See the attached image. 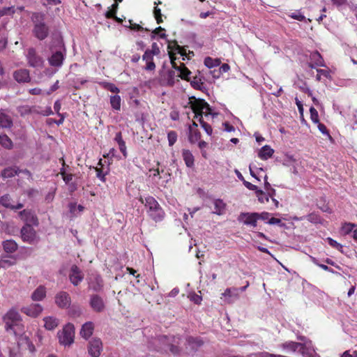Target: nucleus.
Returning <instances> with one entry per match:
<instances>
[{"instance_id":"f257e3e1","label":"nucleus","mask_w":357,"mask_h":357,"mask_svg":"<svg viewBox=\"0 0 357 357\" xmlns=\"http://www.w3.org/2000/svg\"><path fill=\"white\" fill-rule=\"evenodd\" d=\"M190 105L191 108L195 113V117L198 119L205 132L208 135H211L213 130L211 126L203 120V116L208 117L209 116H213L215 115V114L212 113L211 108L209 105L204 100L201 99H194L193 100H190Z\"/></svg>"},{"instance_id":"f03ea898","label":"nucleus","mask_w":357,"mask_h":357,"mask_svg":"<svg viewBox=\"0 0 357 357\" xmlns=\"http://www.w3.org/2000/svg\"><path fill=\"white\" fill-rule=\"evenodd\" d=\"M181 343V339L178 337L165 336L155 338L151 342L153 349L167 352L169 351L172 354L176 355L180 353L178 344Z\"/></svg>"},{"instance_id":"7ed1b4c3","label":"nucleus","mask_w":357,"mask_h":357,"mask_svg":"<svg viewBox=\"0 0 357 357\" xmlns=\"http://www.w3.org/2000/svg\"><path fill=\"white\" fill-rule=\"evenodd\" d=\"M27 349L30 354H33L36 349L29 337L26 335H21L17 344L10 349L9 357H23L22 351Z\"/></svg>"},{"instance_id":"20e7f679","label":"nucleus","mask_w":357,"mask_h":357,"mask_svg":"<svg viewBox=\"0 0 357 357\" xmlns=\"http://www.w3.org/2000/svg\"><path fill=\"white\" fill-rule=\"evenodd\" d=\"M140 202L144 204L145 206L148 208L149 215L155 222H159L163 219L165 213L155 198L151 196L146 197L144 200L140 198Z\"/></svg>"},{"instance_id":"39448f33","label":"nucleus","mask_w":357,"mask_h":357,"mask_svg":"<svg viewBox=\"0 0 357 357\" xmlns=\"http://www.w3.org/2000/svg\"><path fill=\"white\" fill-rule=\"evenodd\" d=\"M173 67L178 71L179 75H176V73L174 70H168L166 77V84L168 86H172L176 80H178V77H180L181 79L189 80V75L191 72L185 66L183 63H181L180 66L176 67L174 61H172Z\"/></svg>"},{"instance_id":"423d86ee","label":"nucleus","mask_w":357,"mask_h":357,"mask_svg":"<svg viewBox=\"0 0 357 357\" xmlns=\"http://www.w3.org/2000/svg\"><path fill=\"white\" fill-rule=\"evenodd\" d=\"M59 342L65 347L70 346L74 342L75 328L72 324H67L57 333Z\"/></svg>"},{"instance_id":"0eeeda50","label":"nucleus","mask_w":357,"mask_h":357,"mask_svg":"<svg viewBox=\"0 0 357 357\" xmlns=\"http://www.w3.org/2000/svg\"><path fill=\"white\" fill-rule=\"evenodd\" d=\"M32 20L35 23L34 33L40 40H43L47 36V28L43 23L44 15L42 13H34L32 15Z\"/></svg>"},{"instance_id":"6e6552de","label":"nucleus","mask_w":357,"mask_h":357,"mask_svg":"<svg viewBox=\"0 0 357 357\" xmlns=\"http://www.w3.org/2000/svg\"><path fill=\"white\" fill-rule=\"evenodd\" d=\"M3 320L6 323V330H13L14 333H16L14 327L17 326L21 321V317L18 312L15 310H10L3 317Z\"/></svg>"},{"instance_id":"1a4fd4ad","label":"nucleus","mask_w":357,"mask_h":357,"mask_svg":"<svg viewBox=\"0 0 357 357\" xmlns=\"http://www.w3.org/2000/svg\"><path fill=\"white\" fill-rule=\"evenodd\" d=\"M21 236L24 241L29 243H34L38 240V237L35 229L30 225H25L22 228Z\"/></svg>"},{"instance_id":"9d476101","label":"nucleus","mask_w":357,"mask_h":357,"mask_svg":"<svg viewBox=\"0 0 357 357\" xmlns=\"http://www.w3.org/2000/svg\"><path fill=\"white\" fill-rule=\"evenodd\" d=\"M54 302L59 308L67 309L71 305V297L66 291H60L55 295Z\"/></svg>"},{"instance_id":"9b49d317","label":"nucleus","mask_w":357,"mask_h":357,"mask_svg":"<svg viewBox=\"0 0 357 357\" xmlns=\"http://www.w3.org/2000/svg\"><path fill=\"white\" fill-rule=\"evenodd\" d=\"M102 351V344L100 339L93 338L89 342L88 351L91 357H99Z\"/></svg>"},{"instance_id":"f8f14e48","label":"nucleus","mask_w":357,"mask_h":357,"mask_svg":"<svg viewBox=\"0 0 357 357\" xmlns=\"http://www.w3.org/2000/svg\"><path fill=\"white\" fill-rule=\"evenodd\" d=\"M26 57L30 66L38 68L43 66V60L40 56L37 55L34 49L29 48L26 54Z\"/></svg>"},{"instance_id":"ddd939ff","label":"nucleus","mask_w":357,"mask_h":357,"mask_svg":"<svg viewBox=\"0 0 357 357\" xmlns=\"http://www.w3.org/2000/svg\"><path fill=\"white\" fill-rule=\"evenodd\" d=\"M43 310L41 305L38 303H32L29 305L24 306L21 308V312L31 317H37Z\"/></svg>"},{"instance_id":"4468645a","label":"nucleus","mask_w":357,"mask_h":357,"mask_svg":"<svg viewBox=\"0 0 357 357\" xmlns=\"http://www.w3.org/2000/svg\"><path fill=\"white\" fill-rule=\"evenodd\" d=\"M69 279L75 286H77L83 280L84 274L76 265L72 266L69 273Z\"/></svg>"},{"instance_id":"2eb2a0df","label":"nucleus","mask_w":357,"mask_h":357,"mask_svg":"<svg viewBox=\"0 0 357 357\" xmlns=\"http://www.w3.org/2000/svg\"><path fill=\"white\" fill-rule=\"evenodd\" d=\"M259 218V214L257 213H242L240 215L239 220L245 225H251L252 227L257 226V221Z\"/></svg>"},{"instance_id":"dca6fc26","label":"nucleus","mask_w":357,"mask_h":357,"mask_svg":"<svg viewBox=\"0 0 357 357\" xmlns=\"http://www.w3.org/2000/svg\"><path fill=\"white\" fill-rule=\"evenodd\" d=\"M19 215L26 225H38V219L31 211L24 210L19 213Z\"/></svg>"},{"instance_id":"f3484780","label":"nucleus","mask_w":357,"mask_h":357,"mask_svg":"<svg viewBox=\"0 0 357 357\" xmlns=\"http://www.w3.org/2000/svg\"><path fill=\"white\" fill-rule=\"evenodd\" d=\"M203 344V341L199 337H189L186 339L185 352L190 353L197 349Z\"/></svg>"},{"instance_id":"a211bd4d","label":"nucleus","mask_w":357,"mask_h":357,"mask_svg":"<svg viewBox=\"0 0 357 357\" xmlns=\"http://www.w3.org/2000/svg\"><path fill=\"white\" fill-rule=\"evenodd\" d=\"M89 287L95 291H98L102 287V280L96 274H91L89 278Z\"/></svg>"},{"instance_id":"6ab92c4d","label":"nucleus","mask_w":357,"mask_h":357,"mask_svg":"<svg viewBox=\"0 0 357 357\" xmlns=\"http://www.w3.org/2000/svg\"><path fill=\"white\" fill-rule=\"evenodd\" d=\"M90 305L93 310L96 312H101L104 310L105 304L102 299L97 296H92L90 300Z\"/></svg>"},{"instance_id":"aec40b11","label":"nucleus","mask_w":357,"mask_h":357,"mask_svg":"<svg viewBox=\"0 0 357 357\" xmlns=\"http://www.w3.org/2000/svg\"><path fill=\"white\" fill-rule=\"evenodd\" d=\"M94 330V325L92 322L89 321L82 325L80 330V335L87 340L93 334Z\"/></svg>"},{"instance_id":"412c9836","label":"nucleus","mask_w":357,"mask_h":357,"mask_svg":"<svg viewBox=\"0 0 357 357\" xmlns=\"http://www.w3.org/2000/svg\"><path fill=\"white\" fill-rule=\"evenodd\" d=\"M282 349L287 353L294 352L296 350H301L303 344L294 342H286L280 346Z\"/></svg>"},{"instance_id":"4be33fe9","label":"nucleus","mask_w":357,"mask_h":357,"mask_svg":"<svg viewBox=\"0 0 357 357\" xmlns=\"http://www.w3.org/2000/svg\"><path fill=\"white\" fill-rule=\"evenodd\" d=\"M274 153V150L268 145L262 146L258 151V157L261 160H266L271 158Z\"/></svg>"},{"instance_id":"5701e85b","label":"nucleus","mask_w":357,"mask_h":357,"mask_svg":"<svg viewBox=\"0 0 357 357\" xmlns=\"http://www.w3.org/2000/svg\"><path fill=\"white\" fill-rule=\"evenodd\" d=\"M46 293V288L43 285H40L32 293L31 299L34 301H40L45 298Z\"/></svg>"},{"instance_id":"b1692460","label":"nucleus","mask_w":357,"mask_h":357,"mask_svg":"<svg viewBox=\"0 0 357 357\" xmlns=\"http://www.w3.org/2000/svg\"><path fill=\"white\" fill-rule=\"evenodd\" d=\"M13 76L17 82H27L30 80L29 73L26 69L15 71Z\"/></svg>"},{"instance_id":"393cba45","label":"nucleus","mask_w":357,"mask_h":357,"mask_svg":"<svg viewBox=\"0 0 357 357\" xmlns=\"http://www.w3.org/2000/svg\"><path fill=\"white\" fill-rule=\"evenodd\" d=\"M0 204L6 208L12 209H20L23 207L22 204H18L16 206L12 204L11 199L8 195H5L0 197Z\"/></svg>"},{"instance_id":"a878e982","label":"nucleus","mask_w":357,"mask_h":357,"mask_svg":"<svg viewBox=\"0 0 357 357\" xmlns=\"http://www.w3.org/2000/svg\"><path fill=\"white\" fill-rule=\"evenodd\" d=\"M44 327L48 331L55 329L59 324V321L54 317H45L43 318Z\"/></svg>"},{"instance_id":"bb28decb","label":"nucleus","mask_w":357,"mask_h":357,"mask_svg":"<svg viewBox=\"0 0 357 357\" xmlns=\"http://www.w3.org/2000/svg\"><path fill=\"white\" fill-rule=\"evenodd\" d=\"M13 126L11 117L0 109V128H10Z\"/></svg>"},{"instance_id":"cd10ccee","label":"nucleus","mask_w":357,"mask_h":357,"mask_svg":"<svg viewBox=\"0 0 357 357\" xmlns=\"http://www.w3.org/2000/svg\"><path fill=\"white\" fill-rule=\"evenodd\" d=\"M64 59V56L61 52H56L49 59L50 64L52 66L60 67Z\"/></svg>"},{"instance_id":"c85d7f7f","label":"nucleus","mask_w":357,"mask_h":357,"mask_svg":"<svg viewBox=\"0 0 357 357\" xmlns=\"http://www.w3.org/2000/svg\"><path fill=\"white\" fill-rule=\"evenodd\" d=\"M2 247L4 252L9 254L15 252L18 248L17 244L13 240H6L3 241Z\"/></svg>"},{"instance_id":"c756f323","label":"nucleus","mask_w":357,"mask_h":357,"mask_svg":"<svg viewBox=\"0 0 357 357\" xmlns=\"http://www.w3.org/2000/svg\"><path fill=\"white\" fill-rule=\"evenodd\" d=\"M214 205V211L213 213L217 215H222L226 208V204L223 202V200L220 199H217L213 201Z\"/></svg>"},{"instance_id":"7c9ffc66","label":"nucleus","mask_w":357,"mask_h":357,"mask_svg":"<svg viewBox=\"0 0 357 357\" xmlns=\"http://www.w3.org/2000/svg\"><path fill=\"white\" fill-rule=\"evenodd\" d=\"M183 159L188 167H192L194 166L195 158L189 150L184 149L182 151Z\"/></svg>"},{"instance_id":"2f4dec72","label":"nucleus","mask_w":357,"mask_h":357,"mask_svg":"<svg viewBox=\"0 0 357 357\" xmlns=\"http://www.w3.org/2000/svg\"><path fill=\"white\" fill-rule=\"evenodd\" d=\"M122 1L123 0H114L115 3L112 5L111 8L105 13L107 18H114L118 9L119 3H121Z\"/></svg>"},{"instance_id":"473e14b6","label":"nucleus","mask_w":357,"mask_h":357,"mask_svg":"<svg viewBox=\"0 0 357 357\" xmlns=\"http://www.w3.org/2000/svg\"><path fill=\"white\" fill-rule=\"evenodd\" d=\"M200 138V133L197 129H194L192 126L189 127V140L192 143H195Z\"/></svg>"},{"instance_id":"72a5a7b5","label":"nucleus","mask_w":357,"mask_h":357,"mask_svg":"<svg viewBox=\"0 0 357 357\" xmlns=\"http://www.w3.org/2000/svg\"><path fill=\"white\" fill-rule=\"evenodd\" d=\"M121 97L118 95L112 96L110 97V104L112 107L116 110H120L121 109Z\"/></svg>"},{"instance_id":"f704fd0d","label":"nucleus","mask_w":357,"mask_h":357,"mask_svg":"<svg viewBox=\"0 0 357 357\" xmlns=\"http://www.w3.org/2000/svg\"><path fill=\"white\" fill-rule=\"evenodd\" d=\"M239 294V289L236 288H228L224 293L222 294L224 297H234L238 298Z\"/></svg>"},{"instance_id":"c9c22d12","label":"nucleus","mask_w":357,"mask_h":357,"mask_svg":"<svg viewBox=\"0 0 357 357\" xmlns=\"http://www.w3.org/2000/svg\"><path fill=\"white\" fill-rule=\"evenodd\" d=\"M356 226L352 223H344L341 228V232L343 235L350 234Z\"/></svg>"},{"instance_id":"e433bc0d","label":"nucleus","mask_w":357,"mask_h":357,"mask_svg":"<svg viewBox=\"0 0 357 357\" xmlns=\"http://www.w3.org/2000/svg\"><path fill=\"white\" fill-rule=\"evenodd\" d=\"M220 61L217 59H212L211 57H206L204 59L205 66L209 68L218 66L220 65Z\"/></svg>"},{"instance_id":"4c0bfd02","label":"nucleus","mask_w":357,"mask_h":357,"mask_svg":"<svg viewBox=\"0 0 357 357\" xmlns=\"http://www.w3.org/2000/svg\"><path fill=\"white\" fill-rule=\"evenodd\" d=\"M69 210L71 213L76 215L77 213L83 211L84 207L82 205H77L75 203H70L69 204Z\"/></svg>"},{"instance_id":"58836bf2","label":"nucleus","mask_w":357,"mask_h":357,"mask_svg":"<svg viewBox=\"0 0 357 357\" xmlns=\"http://www.w3.org/2000/svg\"><path fill=\"white\" fill-rule=\"evenodd\" d=\"M17 174V170L15 169L12 168V167H9V168L5 169L2 172L1 176H2V177L6 178L13 177V176H14Z\"/></svg>"},{"instance_id":"ea45409f","label":"nucleus","mask_w":357,"mask_h":357,"mask_svg":"<svg viewBox=\"0 0 357 357\" xmlns=\"http://www.w3.org/2000/svg\"><path fill=\"white\" fill-rule=\"evenodd\" d=\"M0 144L7 148L10 149L13 146V142L6 135L1 136Z\"/></svg>"},{"instance_id":"a19ab883","label":"nucleus","mask_w":357,"mask_h":357,"mask_svg":"<svg viewBox=\"0 0 357 357\" xmlns=\"http://www.w3.org/2000/svg\"><path fill=\"white\" fill-rule=\"evenodd\" d=\"M18 112L22 115L24 116L29 113H31L35 111V108H31L29 105H23L20 106L17 108Z\"/></svg>"},{"instance_id":"79ce46f5","label":"nucleus","mask_w":357,"mask_h":357,"mask_svg":"<svg viewBox=\"0 0 357 357\" xmlns=\"http://www.w3.org/2000/svg\"><path fill=\"white\" fill-rule=\"evenodd\" d=\"M256 195L258 198L259 202H260L262 204H264L269 201V197H268L266 195V193L261 190L256 191Z\"/></svg>"},{"instance_id":"37998d69","label":"nucleus","mask_w":357,"mask_h":357,"mask_svg":"<svg viewBox=\"0 0 357 357\" xmlns=\"http://www.w3.org/2000/svg\"><path fill=\"white\" fill-rule=\"evenodd\" d=\"M169 145L173 146L177 140V134L174 131H170L167 134Z\"/></svg>"},{"instance_id":"c03bdc74","label":"nucleus","mask_w":357,"mask_h":357,"mask_svg":"<svg viewBox=\"0 0 357 357\" xmlns=\"http://www.w3.org/2000/svg\"><path fill=\"white\" fill-rule=\"evenodd\" d=\"M312 56V59L315 61L317 66H324L323 59L319 52H314Z\"/></svg>"},{"instance_id":"a18cd8bd","label":"nucleus","mask_w":357,"mask_h":357,"mask_svg":"<svg viewBox=\"0 0 357 357\" xmlns=\"http://www.w3.org/2000/svg\"><path fill=\"white\" fill-rule=\"evenodd\" d=\"M15 13L13 6L5 7L0 10V17L3 15H11Z\"/></svg>"},{"instance_id":"49530a36","label":"nucleus","mask_w":357,"mask_h":357,"mask_svg":"<svg viewBox=\"0 0 357 357\" xmlns=\"http://www.w3.org/2000/svg\"><path fill=\"white\" fill-rule=\"evenodd\" d=\"M310 119L312 121V122L315 123H319V114L317 111L314 107H310Z\"/></svg>"},{"instance_id":"de8ad7c7","label":"nucleus","mask_w":357,"mask_h":357,"mask_svg":"<svg viewBox=\"0 0 357 357\" xmlns=\"http://www.w3.org/2000/svg\"><path fill=\"white\" fill-rule=\"evenodd\" d=\"M103 86L105 89L109 90V91L112 93H118L119 92V88H117L114 84L112 83H103Z\"/></svg>"},{"instance_id":"09e8293b","label":"nucleus","mask_w":357,"mask_h":357,"mask_svg":"<svg viewBox=\"0 0 357 357\" xmlns=\"http://www.w3.org/2000/svg\"><path fill=\"white\" fill-rule=\"evenodd\" d=\"M326 241H328V244L333 248H335L341 252L342 251V245L337 243L336 241L333 240L331 238H327Z\"/></svg>"},{"instance_id":"8fccbe9b","label":"nucleus","mask_w":357,"mask_h":357,"mask_svg":"<svg viewBox=\"0 0 357 357\" xmlns=\"http://www.w3.org/2000/svg\"><path fill=\"white\" fill-rule=\"evenodd\" d=\"M188 298L196 304H199L202 301V296L196 294L195 293L190 294Z\"/></svg>"},{"instance_id":"3c124183","label":"nucleus","mask_w":357,"mask_h":357,"mask_svg":"<svg viewBox=\"0 0 357 357\" xmlns=\"http://www.w3.org/2000/svg\"><path fill=\"white\" fill-rule=\"evenodd\" d=\"M153 13H154L155 18L157 21V23L158 24L161 23L162 22V14H161L160 9L158 8L157 6H155L154 8Z\"/></svg>"},{"instance_id":"603ef678","label":"nucleus","mask_w":357,"mask_h":357,"mask_svg":"<svg viewBox=\"0 0 357 357\" xmlns=\"http://www.w3.org/2000/svg\"><path fill=\"white\" fill-rule=\"evenodd\" d=\"M153 56L155 55L152 54V53L147 50L143 54L142 59L146 62L153 61Z\"/></svg>"},{"instance_id":"864d4df0","label":"nucleus","mask_w":357,"mask_h":357,"mask_svg":"<svg viewBox=\"0 0 357 357\" xmlns=\"http://www.w3.org/2000/svg\"><path fill=\"white\" fill-rule=\"evenodd\" d=\"M289 17L298 21H303L305 20V16L303 15L299 11L291 13L289 14Z\"/></svg>"},{"instance_id":"5fc2aeb1","label":"nucleus","mask_w":357,"mask_h":357,"mask_svg":"<svg viewBox=\"0 0 357 357\" xmlns=\"http://www.w3.org/2000/svg\"><path fill=\"white\" fill-rule=\"evenodd\" d=\"M15 264L13 261L9 260V259H1L0 260V267L6 268L11 266H13Z\"/></svg>"},{"instance_id":"6e6d98bb","label":"nucleus","mask_w":357,"mask_h":357,"mask_svg":"<svg viewBox=\"0 0 357 357\" xmlns=\"http://www.w3.org/2000/svg\"><path fill=\"white\" fill-rule=\"evenodd\" d=\"M61 174L66 183H68L73 179V175L66 174L63 169H61Z\"/></svg>"},{"instance_id":"4d7b16f0","label":"nucleus","mask_w":357,"mask_h":357,"mask_svg":"<svg viewBox=\"0 0 357 357\" xmlns=\"http://www.w3.org/2000/svg\"><path fill=\"white\" fill-rule=\"evenodd\" d=\"M318 128H319V131L322 134L327 135L329 138H331V135H330V134H329L326 127L324 124L319 123H318Z\"/></svg>"},{"instance_id":"13d9d810","label":"nucleus","mask_w":357,"mask_h":357,"mask_svg":"<svg viewBox=\"0 0 357 357\" xmlns=\"http://www.w3.org/2000/svg\"><path fill=\"white\" fill-rule=\"evenodd\" d=\"M149 52L154 54L155 56L158 55L160 52V49L157 45V43H154L151 45V50H149Z\"/></svg>"},{"instance_id":"bf43d9fd","label":"nucleus","mask_w":357,"mask_h":357,"mask_svg":"<svg viewBox=\"0 0 357 357\" xmlns=\"http://www.w3.org/2000/svg\"><path fill=\"white\" fill-rule=\"evenodd\" d=\"M341 357H357V351H346Z\"/></svg>"},{"instance_id":"052dcab7","label":"nucleus","mask_w":357,"mask_h":357,"mask_svg":"<svg viewBox=\"0 0 357 357\" xmlns=\"http://www.w3.org/2000/svg\"><path fill=\"white\" fill-rule=\"evenodd\" d=\"M144 69L148 71H153L155 69V64L153 61L146 62Z\"/></svg>"},{"instance_id":"680f3d73","label":"nucleus","mask_w":357,"mask_h":357,"mask_svg":"<svg viewBox=\"0 0 357 357\" xmlns=\"http://www.w3.org/2000/svg\"><path fill=\"white\" fill-rule=\"evenodd\" d=\"M267 179H268V177H267V176L266 175V176H264V185H265V188H266V190H270V192H268V194H269V193H273H273H275V189H273V188H271V185H270V183L268 182Z\"/></svg>"},{"instance_id":"e2e57ef3","label":"nucleus","mask_w":357,"mask_h":357,"mask_svg":"<svg viewBox=\"0 0 357 357\" xmlns=\"http://www.w3.org/2000/svg\"><path fill=\"white\" fill-rule=\"evenodd\" d=\"M191 83L195 87L198 88L202 84V79L198 77H195Z\"/></svg>"},{"instance_id":"0e129e2a","label":"nucleus","mask_w":357,"mask_h":357,"mask_svg":"<svg viewBox=\"0 0 357 357\" xmlns=\"http://www.w3.org/2000/svg\"><path fill=\"white\" fill-rule=\"evenodd\" d=\"M243 184L245 185V186L248 188L249 190H259L257 189V187L255 185H253L251 183L248 182V181H246L245 180L243 181Z\"/></svg>"},{"instance_id":"69168bd1","label":"nucleus","mask_w":357,"mask_h":357,"mask_svg":"<svg viewBox=\"0 0 357 357\" xmlns=\"http://www.w3.org/2000/svg\"><path fill=\"white\" fill-rule=\"evenodd\" d=\"M119 149H120L121 152L123 153L124 157H126L127 156V151H126V146L125 142H121L119 144Z\"/></svg>"},{"instance_id":"338daca9","label":"nucleus","mask_w":357,"mask_h":357,"mask_svg":"<svg viewBox=\"0 0 357 357\" xmlns=\"http://www.w3.org/2000/svg\"><path fill=\"white\" fill-rule=\"evenodd\" d=\"M307 220H309L310 222H317L318 220H319V217L316 215V214H310L307 217Z\"/></svg>"},{"instance_id":"774afa93","label":"nucleus","mask_w":357,"mask_h":357,"mask_svg":"<svg viewBox=\"0 0 357 357\" xmlns=\"http://www.w3.org/2000/svg\"><path fill=\"white\" fill-rule=\"evenodd\" d=\"M59 87V81L57 80L50 89V90L47 92V94H50L53 91L58 89Z\"/></svg>"}]
</instances>
